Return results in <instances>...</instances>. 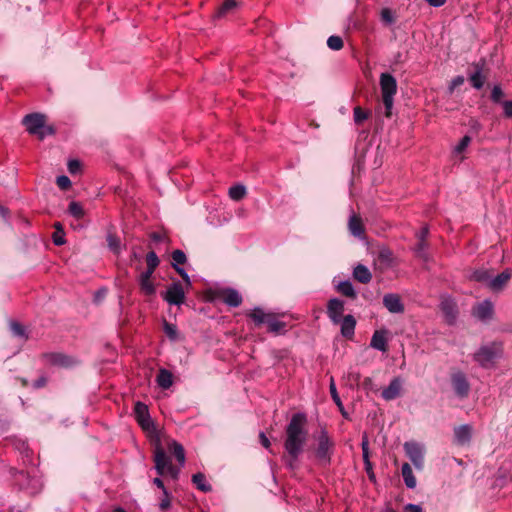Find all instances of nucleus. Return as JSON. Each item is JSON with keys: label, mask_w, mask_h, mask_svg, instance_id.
Segmentation results:
<instances>
[{"label": "nucleus", "mask_w": 512, "mask_h": 512, "mask_svg": "<svg viewBox=\"0 0 512 512\" xmlns=\"http://www.w3.org/2000/svg\"><path fill=\"white\" fill-rule=\"evenodd\" d=\"M306 415L304 413H296L292 416L287 428L284 447L289 455L287 466L291 470L296 468L298 457L303 452L307 442L308 431L306 430Z\"/></svg>", "instance_id": "f257e3e1"}, {"label": "nucleus", "mask_w": 512, "mask_h": 512, "mask_svg": "<svg viewBox=\"0 0 512 512\" xmlns=\"http://www.w3.org/2000/svg\"><path fill=\"white\" fill-rule=\"evenodd\" d=\"M379 84L382 94V101L385 107V115L386 117H390L394 105V96L397 93L396 78L389 73H382L380 75Z\"/></svg>", "instance_id": "f03ea898"}, {"label": "nucleus", "mask_w": 512, "mask_h": 512, "mask_svg": "<svg viewBox=\"0 0 512 512\" xmlns=\"http://www.w3.org/2000/svg\"><path fill=\"white\" fill-rule=\"evenodd\" d=\"M155 469L160 476L169 475L172 479H177L180 473V468L175 467L171 463L170 457L166 454L164 449L157 446L154 455Z\"/></svg>", "instance_id": "7ed1b4c3"}, {"label": "nucleus", "mask_w": 512, "mask_h": 512, "mask_svg": "<svg viewBox=\"0 0 512 512\" xmlns=\"http://www.w3.org/2000/svg\"><path fill=\"white\" fill-rule=\"evenodd\" d=\"M334 443L330 439L326 430H321L317 437V447L315 449V456L321 466H327L331 462V455L333 452Z\"/></svg>", "instance_id": "20e7f679"}, {"label": "nucleus", "mask_w": 512, "mask_h": 512, "mask_svg": "<svg viewBox=\"0 0 512 512\" xmlns=\"http://www.w3.org/2000/svg\"><path fill=\"white\" fill-rule=\"evenodd\" d=\"M502 348L500 344L492 343L482 346L475 354L474 360L483 368H490L495 360L500 357Z\"/></svg>", "instance_id": "39448f33"}, {"label": "nucleus", "mask_w": 512, "mask_h": 512, "mask_svg": "<svg viewBox=\"0 0 512 512\" xmlns=\"http://www.w3.org/2000/svg\"><path fill=\"white\" fill-rule=\"evenodd\" d=\"M45 116L39 113L28 114L23 118V123L30 134L38 135L43 139L47 134H52L53 129L45 128Z\"/></svg>", "instance_id": "423d86ee"}, {"label": "nucleus", "mask_w": 512, "mask_h": 512, "mask_svg": "<svg viewBox=\"0 0 512 512\" xmlns=\"http://www.w3.org/2000/svg\"><path fill=\"white\" fill-rule=\"evenodd\" d=\"M403 448L414 467L417 470H422L424 467L425 446L416 441H406L403 444Z\"/></svg>", "instance_id": "0eeeda50"}, {"label": "nucleus", "mask_w": 512, "mask_h": 512, "mask_svg": "<svg viewBox=\"0 0 512 512\" xmlns=\"http://www.w3.org/2000/svg\"><path fill=\"white\" fill-rule=\"evenodd\" d=\"M163 298L170 305L180 306L184 303L185 292L179 281L173 282L166 290Z\"/></svg>", "instance_id": "6e6552de"}, {"label": "nucleus", "mask_w": 512, "mask_h": 512, "mask_svg": "<svg viewBox=\"0 0 512 512\" xmlns=\"http://www.w3.org/2000/svg\"><path fill=\"white\" fill-rule=\"evenodd\" d=\"M134 414L138 424L145 431H150L154 428L153 421L149 414L148 406L142 402H136L134 407Z\"/></svg>", "instance_id": "1a4fd4ad"}, {"label": "nucleus", "mask_w": 512, "mask_h": 512, "mask_svg": "<svg viewBox=\"0 0 512 512\" xmlns=\"http://www.w3.org/2000/svg\"><path fill=\"white\" fill-rule=\"evenodd\" d=\"M344 302L338 298H332L327 304V315L333 324L340 323L343 318Z\"/></svg>", "instance_id": "9d476101"}, {"label": "nucleus", "mask_w": 512, "mask_h": 512, "mask_svg": "<svg viewBox=\"0 0 512 512\" xmlns=\"http://www.w3.org/2000/svg\"><path fill=\"white\" fill-rule=\"evenodd\" d=\"M383 305L390 313L400 314L404 312V304L398 294H385L383 297Z\"/></svg>", "instance_id": "9b49d317"}, {"label": "nucleus", "mask_w": 512, "mask_h": 512, "mask_svg": "<svg viewBox=\"0 0 512 512\" xmlns=\"http://www.w3.org/2000/svg\"><path fill=\"white\" fill-rule=\"evenodd\" d=\"M153 273L154 272L146 269L138 277L140 290L146 296H152L156 292V287L151 280Z\"/></svg>", "instance_id": "f8f14e48"}, {"label": "nucleus", "mask_w": 512, "mask_h": 512, "mask_svg": "<svg viewBox=\"0 0 512 512\" xmlns=\"http://www.w3.org/2000/svg\"><path fill=\"white\" fill-rule=\"evenodd\" d=\"M452 384H453L455 393L459 397L464 398L468 395L469 390H470V385L466 379V376L463 373H461V372L455 373L452 376Z\"/></svg>", "instance_id": "ddd939ff"}, {"label": "nucleus", "mask_w": 512, "mask_h": 512, "mask_svg": "<svg viewBox=\"0 0 512 512\" xmlns=\"http://www.w3.org/2000/svg\"><path fill=\"white\" fill-rule=\"evenodd\" d=\"M472 313L479 320H489L493 315V304L490 300H484L473 307Z\"/></svg>", "instance_id": "4468645a"}, {"label": "nucleus", "mask_w": 512, "mask_h": 512, "mask_svg": "<svg viewBox=\"0 0 512 512\" xmlns=\"http://www.w3.org/2000/svg\"><path fill=\"white\" fill-rule=\"evenodd\" d=\"M388 331L386 329L376 330L371 338L370 347L383 353L388 350Z\"/></svg>", "instance_id": "2eb2a0df"}, {"label": "nucleus", "mask_w": 512, "mask_h": 512, "mask_svg": "<svg viewBox=\"0 0 512 512\" xmlns=\"http://www.w3.org/2000/svg\"><path fill=\"white\" fill-rule=\"evenodd\" d=\"M403 381L400 377H395L391 380L389 385L383 389L382 397L387 401H391L400 396Z\"/></svg>", "instance_id": "dca6fc26"}, {"label": "nucleus", "mask_w": 512, "mask_h": 512, "mask_svg": "<svg viewBox=\"0 0 512 512\" xmlns=\"http://www.w3.org/2000/svg\"><path fill=\"white\" fill-rule=\"evenodd\" d=\"M341 335L347 339H352L355 334L356 320L352 315H346L340 319Z\"/></svg>", "instance_id": "f3484780"}, {"label": "nucleus", "mask_w": 512, "mask_h": 512, "mask_svg": "<svg viewBox=\"0 0 512 512\" xmlns=\"http://www.w3.org/2000/svg\"><path fill=\"white\" fill-rule=\"evenodd\" d=\"M511 270L505 269L503 272L495 277H491L488 287L493 291H500L508 283L511 278Z\"/></svg>", "instance_id": "a211bd4d"}, {"label": "nucleus", "mask_w": 512, "mask_h": 512, "mask_svg": "<svg viewBox=\"0 0 512 512\" xmlns=\"http://www.w3.org/2000/svg\"><path fill=\"white\" fill-rule=\"evenodd\" d=\"M472 428L468 424H464L454 428V437L458 445L468 444L471 440Z\"/></svg>", "instance_id": "6ab92c4d"}, {"label": "nucleus", "mask_w": 512, "mask_h": 512, "mask_svg": "<svg viewBox=\"0 0 512 512\" xmlns=\"http://www.w3.org/2000/svg\"><path fill=\"white\" fill-rule=\"evenodd\" d=\"M440 309L444 314L448 323H453L456 319L457 309L455 302L450 298H445L441 301Z\"/></svg>", "instance_id": "aec40b11"}, {"label": "nucleus", "mask_w": 512, "mask_h": 512, "mask_svg": "<svg viewBox=\"0 0 512 512\" xmlns=\"http://www.w3.org/2000/svg\"><path fill=\"white\" fill-rule=\"evenodd\" d=\"M223 302L230 307H238L242 303V296L240 293L232 288H227L222 291Z\"/></svg>", "instance_id": "412c9836"}, {"label": "nucleus", "mask_w": 512, "mask_h": 512, "mask_svg": "<svg viewBox=\"0 0 512 512\" xmlns=\"http://www.w3.org/2000/svg\"><path fill=\"white\" fill-rule=\"evenodd\" d=\"M348 229L353 236L360 238V239L364 238V227L362 224V220L355 213H353L349 217Z\"/></svg>", "instance_id": "4be33fe9"}, {"label": "nucleus", "mask_w": 512, "mask_h": 512, "mask_svg": "<svg viewBox=\"0 0 512 512\" xmlns=\"http://www.w3.org/2000/svg\"><path fill=\"white\" fill-rule=\"evenodd\" d=\"M353 277L362 284H367L372 279L369 269L362 264H358L353 270Z\"/></svg>", "instance_id": "5701e85b"}, {"label": "nucleus", "mask_w": 512, "mask_h": 512, "mask_svg": "<svg viewBox=\"0 0 512 512\" xmlns=\"http://www.w3.org/2000/svg\"><path fill=\"white\" fill-rule=\"evenodd\" d=\"M401 474L407 488L414 489L416 487L417 482L413 474L412 468L408 463H404L402 465Z\"/></svg>", "instance_id": "b1692460"}, {"label": "nucleus", "mask_w": 512, "mask_h": 512, "mask_svg": "<svg viewBox=\"0 0 512 512\" xmlns=\"http://www.w3.org/2000/svg\"><path fill=\"white\" fill-rule=\"evenodd\" d=\"M156 382L162 389H168L173 384V376L167 369H160L156 378Z\"/></svg>", "instance_id": "393cba45"}, {"label": "nucleus", "mask_w": 512, "mask_h": 512, "mask_svg": "<svg viewBox=\"0 0 512 512\" xmlns=\"http://www.w3.org/2000/svg\"><path fill=\"white\" fill-rule=\"evenodd\" d=\"M268 331L275 334H280L285 330V322L279 321L273 314H270L266 322Z\"/></svg>", "instance_id": "a878e982"}, {"label": "nucleus", "mask_w": 512, "mask_h": 512, "mask_svg": "<svg viewBox=\"0 0 512 512\" xmlns=\"http://www.w3.org/2000/svg\"><path fill=\"white\" fill-rule=\"evenodd\" d=\"M192 482L202 492L211 491V485L207 483L206 477L203 473H196L192 476Z\"/></svg>", "instance_id": "bb28decb"}, {"label": "nucleus", "mask_w": 512, "mask_h": 512, "mask_svg": "<svg viewBox=\"0 0 512 512\" xmlns=\"http://www.w3.org/2000/svg\"><path fill=\"white\" fill-rule=\"evenodd\" d=\"M169 450L173 453L180 466H183L185 463V453L183 446L176 441H172L169 445Z\"/></svg>", "instance_id": "cd10ccee"}, {"label": "nucleus", "mask_w": 512, "mask_h": 512, "mask_svg": "<svg viewBox=\"0 0 512 512\" xmlns=\"http://www.w3.org/2000/svg\"><path fill=\"white\" fill-rule=\"evenodd\" d=\"M47 357L51 363L63 367H68L73 363V361L68 356L61 353L49 354Z\"/></svg>", "instance_id": "c85d7f7f"}, {"label": "nucleus", "mask_w": 512, "mask_h": 512, "mask_svg": "<svg viewBox=\"0 0 512 512\" xmlns=\"http://www.w3.org/2000/svg\"><path fill=\"white\" fill-rule=\"evenodd\" d=\"M237 5L238 4L236 0H225L222 3V5L218 8L215 17L220 18L226 16L227 14L235 10Z\"/></svg>", "instance_id": "c756f323"}, {"label": "nucleus", "mask_w": 512, "mask_h": 512, "mask_svg": "<svg viewBox=\"0 0 512 512\" xmlns=\"http://www.w3.org/2000/svg\"><path fill=\"white\" fill-rule=\"evenodd\" d=\"M271 313H265L261 308H254L251 313H249V317L255 322L256 325H261L266 323L268 317Z\"/></svg>", "instance_id": "7c9ffc66"}, {"label": "nucleus", "mask_w": 512, "mask_h": 512, "mask_svg": "<svg viewBox=\"0 0 512 512\" xmlns=\"http://www.w3.org/2000/svg\"><path fill=\"white\" fill-rule=\"evenodd\" d=\"M329 389H330V394H331V397L333 399V401L335 402V404L337 405V407L339 408L341 414L344 416V417H347V413L344 409V406L342 404V401L340 399V396L337 392V389H336V385H335V382H334V379L331 378L330 380V386H329Z\"/></svg>", "instance_id": "2f4dec72"}, {"label": "nucleus", "mask_w": 512, "mask_h": 512, "mask_svg": "<svg viewBox=\"0 0 512 512\" xmlns=\"http://www.w3.org/2000/svg\"><path fill=\"white\" fill-rule=\"evenodd\" d=\"M471 85L479 90L483 87L485 82V77L482 75V70L477 66V69L474 73H472L469 77Z\"/></svg>", "instance_id": "473e14b6"}, {"label": "nucleus", "mask_w": 512, "mask_h": 512, "mask_svg": "<svg viewBox=\"0 0 512 512\" xmlns=\"http://www.w3.org/2000/svg\"><path fill=\"white\" fill-rule=\"evenodd\" d=\"M337 290L347 296V297H350V298H355L356 297V292L354 290V287L352 285V283L350 281H342L340 282L338 285H337Z\"/></svg>", "instance_id": "72a5a7b5"}, {"label": "nucleus", "mask_w": 512, "mask_h": 512, "mask_svg": "<svg viewBox=\"0 0 512 512\" xmlns=\"http://www.w3.org/2000/svg\"><path fill=\"white\" fill-rule=\"evenodd\" d=\"M246 195V188L244 185L237 184L229 189V197L234 201H239Z\"/></svg>", "instance_id": "f704fd0d"}, {"label": "nucleus", "mask_w": 512, "mask_h": 512, "mask_svg": "<svg viewBox=\"0 0 512 512\" xmlns=\"http://www.w3.org/2000/svg\"><path fill=\"white\" fill-rule=\"evenodd\" d=\"M68 211L70 215H72L76 219H81L84 217V210L80 203L72 201L69 204Z\"/></svg>", "instance_id": "c9c22d12"}, {"label": "nucleus", "mask_w": 512, "mask_h": 512, "mask_svg": "<svg viewBox=\"0 0 512 512\" xmlns=\"http://www.w3.org/2000/svg\"><path fill=\"white\" fill-rule=\"evenodd\" d=\"M327 46L334 51L343 48V40L340 36L332 35L327 39Z\"/></svg>", "instance_id": "e433bc0d"}, {"label": "nucleus", "mask_w": 512, "mask_h": 512, "mask_svg": "<svg viewBox=\"0 0 512 512\" xmlns=\"http://www.w3.org/2000/svg\"><path fill=\"white\" fill-rule=\"evenodd\" d=\"M146 262H147V270L154 272L155 269L157 268V266L159 265L158 256L156 255V253L154 251L147 253Z\"/></svg>", "instance_id": "4c0bfd02"}, {"label": "nucleus", "mask_w": 512, "mask_h": 512, "mask_svg": "<svg viewBox=\"0 0 512 512\" xmlns=\"http://www.w3.org/2000/svg\"><path fill=\"white\" fill-rule=\"evenodd\" d=\"M163 329L167 337L175 341L178 337V331L177 327L174 324L168 323L167 321H164Z\"/></svg>", "instance_id": "58836bf2"}, {"label": "nucleus", "mask_w": 512, "mask_h": 512, "mask_svg": "<svg viewBox=\"0 0 512 512\" xmlns=\"http://www.w3.org/2000/svg\"><path fill=\"white\" fill-rule=\"evenodd\" d=\"M186 255L181 250H175L172 252V265L173 267L182 265L186 262Z\"/></svg>", "instance_id": "ea45409f"}, {"label": "nucleus", "mask_w": 512, "mask_h": 512, "mask_svg": "<svg viewBox=\"0 0 512 512\" xmlns=\"http://www.w3.org/2000/svg\"><path fill=\"white\" fill-rule=\"evenodd\" d=\"M361 449H362V456H363L364 464L365 465H370V460H369V441H368V437H367L366 434L362 438Z\"/></svg>", "instance_id": "a19ab883"}, {"label": "nucleus", "mask_w": 512, "mask_h": 512, "mask_svg": "<svg viewBox=\"0 0 512 512\" xmlns=\"http://www.w3.org/2000/svg\"><path fill=\"white\" fill-rule=\"evenodd\" d=\"M472 278L478 282H485L489 285L491 276L487 270H476L473 273Z\"/></svg>", "instance_id": "79ce46f5"}, {"label": "nucleus", "mask_w": 512, "mask_h": 512, "mask_svg": "<svg viewBox=\"0 0 512 512\" xmlns=\"http://www.w3.org/2000/svg\"><path fill=\"white\" fill-rule=\"evenodd\" d=\"M10 329L15 336L25 338V339L27 338V335L25 333V328L20 323L15 322V321L11 322Z\"/></svg>", "instance_id": "37998d69"}, {"label": "nucleus", "mask_w": 512, "mask_h": 512, "mask_svg": "<svg viewBox=\"0 0 512 512\" xmlns=\"http://www.w3.org/2000/svg\"><path fill=\"white\" fill-rule=\"evenodd\" d=\"M354 114V121L356 124L362 123L364 120H366L369 116V113L364 111L361 107L356 106L353 111Z\"/></svg>", "instance_id": "c03bdc74"}, {"label": "nucleus", "mask_w": 512, "mask_h": 512, "mask_svg": "<svg viewBox=\"0 0 512 512\" xmlns=\"http://www.w3.org/2000/svg\"><path fill=\"white\" fill-rule=\"evenodd\" d=\"M471 142V137L468 136V135H465L461 140L460 142L455 146L454 148V153L455 154H460L462 153L467 147L468 145L470 144Z\"/></svg>", "instance_id": "a18cd8bd"}, {"label": "nucleus", "mask_w": 512, "mask_h": 512, "mask_svg": "<svg viewBox=\"0 0 512 512\" xmlns=\"http://www.w3.org/2000/svg\"><path fill=\"white\" fill-rule=\"evenodd\" d=\"M380 16H381L382 22H384L387 25H390V24L394 23V21H395L394 15L389 8H383L381 10Z\"/></svg>", "instance_id": "49530a36"}, {"label": "nucleus", "mask_w": 512, "mask_h": 512, "mask_svg": "<svg viewBox=\"0 0 512 512\" xmlns=\"http://www.w3.org/2000/svg\"><path fill=\"white\" fill-rule=\"evenodd\" d=\"M107 242H108V246H109V248H110L113 252H115L116 254H118V253H119V250H120V241H119V239H118L116 236H114V235H112V234H109V235L107 236Z\"/></svg>", "instance_id": "de8ad7c7"}, {"label": "nucleus", "mask_w": 512, "mask_h": 512, "mask_svg": "<svg viewBox=\"0 0 512 512\" xmlns=\"http://www.w3.org/2000/svg\"><path fill=\"white\" fill-rule=\"evenodd\" d=\"M56 183L61 190H67L71 186L70 179L65 175L58 176Z\"/></svg>", "instance_id": "09e8293b"}, {"label": "nucleus", "mask_w": 512, "mask_h": 512, "mask_svg": "<svg viewBox=\"0 0 512 512\" xmlns=\"http://www.w3.org/2000/svg\"><path fill=\"white\" fill-rule=\"evenodd\" d=\"M503 96V91L500 86H494L491 91V99L494 102H499Z\"/></svg>", "instance_id": "8fccbe9b"}, {"label": "nucleus", "mask_w": 512, "mask_h": 512, "mask_svg": "<svg viewBox=\"0 0 512 512\" xmlns=\"http://www.w3.org/2000/svg\"><path fill=\"white\" fill-rule=\"evenodd\" d=\"M80 168H81V164L78 160H70L68 162V170L71 174H76L80 171Z\"/></svg>", "instance_id": "3c124183"}, {"label": "nucleus", "mask_w": 512, "mask_h": 512, "mask_svg": "<svg viewBox=\"0 0 512 512\" xmlns=\"http://www.w3.org/2000/svg\"><path fill=\"white\" fill-rule=\"evenodd\" d=\"M425 249H426V243L425 241H419V243L417 244V246L415 247V253L417 254L418 257L420 258H425L426 255H425Z\"/></svg>", "instance_id": "603ef678"}, {"label": "nucleus", "mask_w": 512, "mask_h": 512, "mask_svg": "<svg viewBox=\"0 0 512 512\" xmlns=\"http://www.w3.org/2000/svg\"><path fill=\"white\" fill-rule=\"evenodd\" d=\"M174 268L177 271V273L182 277V279L185 281L186 285L190 286L191 285L190 277H189L188 273L185 271V269L182 267H179V266H176Z\"/></svg>", "instance_id": "864d4df0"}, {"label": "nucleus", "mask_w": 512, "mask_h": 512, "mask_svg": "<svg viewBox=\"0 0 512 512\" xmlns=\"http://www.w3.org/2000/svg\"><path fill=\"white\" fill-rule=\"evenodd\" d=\"M164 498L161 500L159 507L162 510L168 509L170 507V495L167 490L163 492Z\"/></svg>", "instance_id": "5fc2aeb1"}, {"label": "nucleus", "mask_w": 512, "mask_h": 512, "mask_svg": "<svg viewBox=\"0 0 512 512\" xmlns=\"http://www.w3.org/2000/svg\"><path fill=\"white\" fill-rule=\"evenodd\" d=\"M464 81V77L460 75L453 78L449 87L450 91H453L456 87L461 86L464 83Z\"/></svg>", "instance_id": "6e6d98bb"}, {"label": "nucleus", "mask_w": 512, "mask_h": 512, "mask_svg": "<svg viewBox=\"0 0 512 512\" xmlns=\"http://www.w3.org/2000/svg\"><path fill=\"white\" fill-rule=\"evenodd\" d=\"M63 235H64V232L61 233V232H58V231H56L53 234V242H54L55 245L60 246V245H63L65 243Z\"/></svg>", "instance_id": "4d7b16f0"}, {"label": "nucleus", "mask_w": 512, "mask_h": 512, "mask_svg": "<svg viewBox=\"0 0 512 512\" xmlns=\"http://www.w3.org/2000/svg\"><path fill=\"white\" fill-rule=\"evenodd\" d=\"M503 109L506 117H512V100L504 101Z\"/></svg>", "instance_id": "13d9d810"}, {"label": "nucleus", "mask_w": 512, "mask_h": 512, "mask_svg": "<svg viewBox=\"0 0 512 512\" xmlns=\"http://www.w3.org/2000/svg\"><path fill=\"white\" fill-rule=\"evenodd\" d=\"M404 511L405 512H423L421 506L417 505V504H406L404 506Z\"/></svg>", "instance_id": "bf43d9fd"}, {"label": "nucleus", "mask_w": 512, "mask_h": 512, "mask_svg": "<svg viewBox=\"0 0 512 512\" xmlns=\"http://www.w3.org/2000/svg\"><path fill=\"white\" fill-rule=\"evenodd\" d=\"M259 438H260V442L261 444L265 447V448H269L270 446V441L269 439L266 437V435L261 432L260 435H259Z\"/></svg>", "instance_id": "052dcab7"}, {"label": "nucleus", "mask_w": 512, "mask_h": 512, "mask_svg": "<svg viewBox=\"0 0 512 512\" xmlns=\"http://www.w3.org/2000/svg\"><path fill=\"white\" fill-rule=\"evenodd\" d=\"M428 233H429L428 228L423 227L418 233L419 241H425V238L428 236Z\"/></svg>", "instance_id": "680f3d73"}, {"label": "nucleus", "mask_w": 512, "mask_h": 512, "mask_svg": "<svg viewBox=\"0 0 512 512\" xmlns=\"http://www.w3.org/2000/svg\"><path fill=\"white\" fill-rule=\"evenodd\" d=\"M430 6L440 7L445 4L446 0H426Z\"/></svg>", "instance_id": "e2e57ef3"}, {"label": "nucleus", "mask_w": 512, "mask_h": 512, "mask_svg": "<svg viewBox=\"0 0 512 512\" xmlns=\"http://www.w3.org/2000/svg\"><path fill=\"white\" fill-rule=\"evenodd\" d=\"M470 128L473 131L478 132L481 129V125H480V123L477 120H471L470 121Z\"/></svg>", "instance_id": "0e129e2a"}, {"label": "nucleus", "mask_w": 512, "mask_h": 512, "mask_svg": "<svg viewBox=\"0 0 512 512\" xmlns=\"http://www.w3.org/2000/svg\"><path fill=\"white\" fill-rule=\"evenodd\" d=\"M153 483H154L158 488H161L163 492H164V490H167V489L164 487L163 481H162L159 477L154 478Z\"/></svg>", "instance_id": "69168bd1"}, {"label": "nucleus", "mask_w": 512, "mask_h": 512, "mask_svg": "<svg viewBox=\"0 0 512 512\" xmlns=\"http://www.w3.org/2000/svg\"><path fill=\"white\" fill-rule=\"evenodd\" d=\"M105 294H106V290H105V289L100 290V291H98V292L96 293L95 298L98 300V299H100V298H103V297L105 296Z\"/></svg>", "instance_id": "338daca9"}, {"label": "nucleus", "mask_w": 512, "mask_h": 512, "mask_svg": "<svg viewBox=\"0 0 512 512\" xmlns=\"http://www.w3.org/2000/svg\"><path fill=\"white\" fill-rule=\"evenodd\" d=\"M44 384H45V379L41 378L35 382L34 386L37 388H40V387L44 386Z\"/></svg>", "instance_id": "774afa93"}]
</instances>
